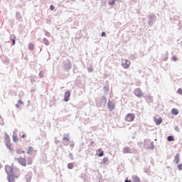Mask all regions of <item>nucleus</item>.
<instances>
[{"label":"nucleus","mask_w":182,"mask_h":182,"mask_svg":"<svg viewBox=\"0 0 182 182\" xmlns=\"http://www.w3.org/2000/svg\"><path fill=\"white\" fill-rule=\"evenodd\" d=\"M134 119H136V115L133 113H129L125 116V121L128 122H132L134 121Z\"/></svg>","instance_id":"obj_1"},{"label":"nucleus","mask_w":182,"mask_h":182,"mask_svg":"<svg viewBox=\"0 0 182 182\" xmlns=\"http://www.w3.org/2000/svg\"><path fill=\"white\" fill-rule=\"evenodd\" d=\"M18 163L23 166V167H26V159L25 157H20L16 159Z\"/></svg>","instance_id":"obj_2"},{"label":"nucleus","mask_w":182,"mask_h":182,"mask_svg":"<svg viewBox=\"0 0 182 182\" xmlns=\"http://www.w3.org/2000/svg\"><path fill=\"white\" fill-rule=\"evenodd\" d=\"M27 154L29 156H35V154H36V150H35L34 147L28 146Z\"/></svg>","instance_id":"obj_3"},{"label":"nucleus","mask_w":182,"mask_h":182,"mask_svg":"<svg viewBox=\"0 0 182 182\" xmlns=\"http://www.w3.org/2000/svg\"><path fill=\"white\" fill-rule=\"evenodd\" d=\"M6 173L9 176L14 174V169L12 168V166H9V165L6 166Z\"/></svg>","instance_id":"obj_4"},{"label":"nucleus","mask_w":182,"mask_h":182,"mask_svg":"<svg viewBox=\"0 0 182 182\" xmlns=\"http://www.w3.org/2000/svg\"><path fill=\"white\" fill-rule=\"evenodd\" d=\"M122 68H124V69H129V68H130V61H129L128 60H124L122 62Z\"/></svg>","instance_id":"obj_5"},{"label":"nucleus","mask_w":182,"mask_h":182,"mask_svg":"<svg viewBox=\"0 0 182 182\" xmlns=\"http://www.w3.org/2000/svg\"><path fill=\"white\" fill-rule=\"evenodd\" d=\"M134 95L137 96V97H143V92H141V89H136L134 90Z\"/></svg>","instance_id":"obj_6"},{"label":"nucleus","mask_w":182,"mask_h":182,"mask_svg":"<svg viewBox=\"0 0 182 182\" xmlns=\"http://www.w3.org/2000/svg\"><path fill=\"white\" fill-rule=\"evenodd\" d=\"M15 178H18V176H15L14 173L7 177L9 182H15Z\"/></svg>","instance_id":"obj_7"},{"label":"nucleus","mask_w":182,"mask_h":182,"mask_svg":"<svg viewBox=\"0 0 182 182\" xmlns=\"http://www.w3.org/2000/svg\"><path fill=\"white\" fill-rule=\"evenodd\" d=\"M70 97V91H66L64 97L65 102H69Z\"/></svg>","instance_id":"obj_8"},{"label":"nucleus","mask_w":182,"mask_h":182,"mask_svg":"<svg viewBox=\"0 0 182 182\" xmlns=\"http://www.w3.org/2000/svg\"><path fill=\"white\" fill-rule=\"evenodd\" d=\"M154 120L156 126H160V124H161V123H163V119L161 117H159V119L154 118Z\"/></svg>","instance_id":"obj_9"},{"label":"nucleus","mask_w":182,"mask_h":182,"mask_svg":"<svg viewBox=\"0 0 182 182\" xmlns=\"http://www.w3.org/2000/svg\"><path fill=\"white\" fill-rule=\"evenodd\" d=\"M108 109H109V110H113L114 109V102L109 100L108 101Z\"/></svg>","instance_id":"obj_10"},{"label":"nucleus","mask_w":182,"mask_h":182,"mask_svg":"<svg viewBox=\"0 0 182 182\" xmlns=\"http://www.w3.org/2000/svg\"><path fill=\"white\" fill-rule=\"evenodd\" d=\"M174 163H176V164H178V163H180V154H177L175 157H174Z\"/></svg>","instance_id":"obj_11"},{"label":"nucleus","mask_w":182,"mask_h":182,"mask_svg":"<svg viewBox=\"0 0 182 182\" xmlns=\"http://www.w3.org/2000/svg\"><path fill=\"white\" fill-rule=\"evenodd\" d=\"M123 152L124 154H127V153H132V149H130V147H125L123 149Z\"/></svg>","instance_id":"obj_12"},{"label":"nucleus","mask_w":182,"mask_h":182,"mask_svg":"<svg viewBox=\"0 0 182 182\" xmlns=\"http://www.w3.org/2000/svg\"><path fill=\"white\" fill-rule=\"evenodd\" d=\"M171 113L174 115V116H177V114H178V109H176V108H173L171 109Z\"/></svg>","instance_id":"obj_13"},{"label":"nucleus","mask_w":182,"mask_h":182,"mask_svg":"<svg viewBox=\"0 0 182 182\" xmlns=\"http://www.w3.org/2000/svg\"><path fill=\"white\" fill-rule=\"evenodd\" d=\"M28 49L29 50H33L35 49V45H33L32 43H30L28 44Z\"/></svg>","instance_id":"obj_14"},{"label":"nucleus","mask_w":182,"mask_h":182,"mask_svg":"<svg viewBox=\"0 0 182 182\" xmlns=\"http://www.w3.org/2000/svg\"><path fill=\"white\" fill-rule=\"evenodd\" d=\"M98 151H100L99 154H98V157H102L104 156L105 152L103 151H102V149H98Z\"/></svg>","instance_id":"obj_15"},{"label":"nucleus","mask_w":182,"mask_h":182,"mask_svg":"<svg viewBox=\"0 0 182 182\" xmlns=\"http://www.w3.org/2000/svg\"><path fill=\"white\" fill-rule=\"evenodd\" d=\"M73 167H75V166L73 165V163H69L68 164V168H69L70 170H72V168H73Z\"/></svg>","instance_id":"obj_16"},{"label":"nucleus","mask_w":182,"mask_h":182,"mask_svg":"<svg viewBox=\"0 0 182 182\" xmlns=\"http://www.w3.org/2000/svg\"><path fill=\"white\" fill-rule=\"evenodd\" d=\"M133 182H140V178L137 176H134L133 177Z\"/></svg>","instance_id":"obj_17"},{"label":"nucleus","mask_w":182,"mask_h":182,"mask_svg":"<svg viewBox=\"0 0 182 182\" xmlns=\"http://www.w3.org/2000/svg\"><path fill=\"white\" fill-rule=\"evenodd\" d=\"M168 141H174V136H169L167 137Z\"/></svg>","instance_id":"obj_18"},{"label":"nucleus","mask_w":182,"mask_h":182,"mask_svg":"<svg viewBox=\"0 0 182 182\" xmlns=\"http://www.w3.org/2000/svg\"><path fill=\"white\" fill-rule=\"evenodd\" d=\"M27 164H28V166H31V164H32V158L28 157L27 159Z\"/></svg>","instance_id":"obj_19"},{"label":"nucleus","mask_w":182,"mask_h":182,"mask_svg":"<svg viewBox=\"0 0 182 182\" xmlns=\"http://www.w3.org/2000/svg\"><path fill=\"white\" fill-rule=\"evenodd\" d=\"M43 43H45L46 46L49 45V41L47 38L43 39Z\"/></svg>","instance_id":"obj_20"},{"label":"nucleus","mask_w":182,"mask_h":182,"mask_svg":"<svg viewBox=\"0 0 182 182\" xmlns=\"http://www.w3.org/2000/svg\"><path fill=\"white\" fill-rule=\"evenodd\" d=\"M107 161H109V159H107V157L103 158V159H102V163H103L104 164H106V163H107Z\"/></svg>","instance_id":"obj_21"},{"label":"nucleus","mask_w":182,"mask_h":182,"mask_svg":"<svg viewBox=\"0 0 182 182\" xmlns=\"http://www.w3.org/2000/svg\"><path fill=\"white\" fill-rule=\"evenodd\" d=\"M116 4V0H109V5H114Z\"/></svg>","instance_id":"obj_22"},{"label":"nucleus","mask_w":182,"mask_h":182,"mask_svg":"<svg viewBox=\"0 0 182 182\" xmlns=\"http://www.w3.org/2000/svg\"><path fill=\"white\" fill-rule=\"evenodd\" d=\"M13 141H14L15 143H16V141H18V136H13Z\"/></svg>","instance_id":"obj_23"},{"label":"nucleus","mask_w":182,"mask_h":182,"mask_svg":"<svg viewBox=\"0 0 182 182\" xmlns=\"http://www.w3.org/2000/svg\"><path fill=\"white\" fill-rule=\"evenodd\" d=\"M6 146L9 150H12V145L10 143H7Z\"/></svg>","instance_id":"obj_24"},{"label":"nucleus","mask_w":182,"mask_h":182,"mask_svg":"<svg viewBox=\"0 0 182 182\" xmlns=\"http://www.w3.org/2000/svg\"><path fill=\"white\" fill-rule=\"evenodd\" d=\"M39 76H40V77H43V76H45V74L43 73V71H41L39 73Z\"/></svg>","instance_id":"obj_25"},{"label":"nucleus","mask_w":182,"mask_h":182,"mask_svg":"<svg viewBox=\"0 0 182 182\" xmlns=\"http://www.w3.org/2000/svg\"><path fill=\"white\" fill-rule=\"evenodd\" d=\"M5 139L6 140V141H11V139L9 138V136H8V135L5 136Z\"/></svg>","instance_id":"obj_26"},{"label":"nucleus","mask_w":182,"mask_h":182,"mask_svg":"<svg viewBox=\"0 0 182 182\" xmlns=\"http://www.w3.org/2000/svg\"><path fill=\"white\" fill-rule=\"evenodd\" d=\"M178 93H179V95H182V89L181 88H179L178 90Z\"/></svg>","instance_id":"obj_27"},{"label":"nucleus","mask_w":182,"mask_h":182,"mask_svg":"<svg viewBox=\"0 0 182 182\" xmlns=\"http://www.w3.org/2000/svg\"><path fill=\"white\" fill-rule=\"evenodd\" d=\"M178 170H182V164H180L178 166Z\"/></svg>","instance_id":"obj_28"},{"label":"nucleus","mask_w":182,"mask_h":182,"mask_svg":"<svg viewBox=\"0 0 182 182\" xmlns=\"http://www.w3.org/2000/svg\"><path fill=\"white\" fill-rule=\"evenodd\" d=\"M50 9H51V11H54L55 10V6L53 5H51L50 6Z\"/></svg>","instance_id":"obj_29"},{"label":"nucleus","mask_w":182,"mask_h":182,"mask_svg":"<svg viewBox=\"0 0 182 182\" xmlns=\"http://www.w3.org/2000/svg\"><path fill=\"white\" fill-rule=\"evenodd\" d=\"M18 103L19 105H23V102L22 100H19L18 101Z\"/></svg>","instance_id":"obj_30"},{"label":"nucleus","mask_w":182,"mask_h":182,"mask_svg":"<svg viewBox=\"0 0 182 182\" xmlns=\"http://www.w3.org/2000/svg\"><path fill=\"white\" fill-rule=\"evenodd\" d=\"M63 141H69V138L64 137V138L63 139Z\"/></svg>","instance_id":"obj_31"},{"label":"nucleus","mask_w":182,"mask_h":182,"mask_svg":"<svg viewBox=\"0 0 182 182\" xmlns=\"http://www.w3.org/2000/svg\"><path fill=\"white\" fill-rule=\"evenodd\" d=\"M101 36L106 37V33L102 32V34H101Z\"/></svg>","instance_id":"obj_32"},{"label":"nucleus","mask_w":182,"mask_h":182,"mask_svg":"<svg viewBox=\"0 0 182 182\" xmlns=\"http://www.w3.org/2000/svg\"><path fill=\"white\" fill-rule=\"evenodd\" d=\"M21 137H22L23 139L26 138V134H23L21 136Z\"/></svg>","instance_id":"obj_33"},{"label":"nucleus","mask_w":182,"mask_h":182,"mask_svg":"<svg viewBox=\"0 0 182 182\" xmlns=\"http://www.w3.org/2000/svg\"><path fill=\"white\" fill-rule=\"evenodd\" d=\"M11 41H12V42H13V45H15V39L14 38H13V39L11 38Z\"/></svg>","instance_id":"obj_34"},{"label":"nucleus","mask_w":182,"mask_h":182,"mask_svg":"<svg viewBox=\"0 0 182 182\" xmlns=\"http://www.w3.org/2000/svg\"><path fill=\"white\" fill-rule=\"evenodd\" d=\"M125 182H132L131 181H129L127 179L125 180Z\"/></svg>","instance_id":"obj_35"},{"label":"nucleus","mask_w":182,"mask_h":182,"mask_svg":"<svg viewBox=\"0 0 182 182\" xmlns=\"http://www.w3.org/2000/svg\"><path fill=\"white\" fill-rule=\"evenodd\" d=\"M16 107H19V105L18 104H16Z\"/></svg>","instance_id":"obj_36"},{"label":"nucleus","mask_w":182,"mask_h":182,"mask_svg":"<svg viewBox=\"0 0 182 182\" xmlns=\"http://www.w3.org/2000/svg\"><path fill=\"white\" fill-rule=\"evenodd\" d=\"M21 153H25V151H22V152Z\"/></svg>","instance_id":"obj_37"}]
</instances>
